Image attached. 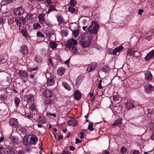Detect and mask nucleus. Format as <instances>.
<instances>
[{"instance_id":"nucleus-4","label":"nucleus","mask_w":154,"mask_h":154,"mask_svg":"<svg viewBox=\"0 0 154 154\" xmlns=\"http://www.w3.org/2000/svg\"><path fill=\"white\" fill-rule=\"evenodd\" d=\"M24 13V9L21 7L17 8L14 10V13L16 15H20L23 14Z\"/></svg>"},{"instance_id":"nucleus-53","label":"nucleus","mask_w":154,"mask_h":154,"mask_svg":"<svg viewBox=\"0 0 154 154\" xmlns=\"http://www.w3.org/2000/svg\"><path fill=\"white\" fill-rule=\"evenodd\" d=\"M34 60L35 61L37 62H40V60L39 57L37 55H36L35 58L34 59Z\"/></svg>"},{"instance_id":"nucleus-62","label":"nucleus","mask_w":154,"mask_h":154,"mask_svg":"<svg viewBox=\"0 0 154 154\" xmlns=\"http://www.w3.org/2000/svg\"><path fill=\"white\" fill-rule=\"evenodd\" d=\"M47 113H48V114L49 116H53L54 117H55L56 116V114L51 113L50 112H49V113L48 112Z\"/></svg>"},{"instance_id":"nucleus-40","label":"nucleus","mask_w":154,"mask_h":154,"mask_svg":"<svg viewBox=\"0 0 154 154\" xmlns=\"http://www.w3.org/2000/svg\"><path fill=\"white\" fill-rule=\"evenodd\" d=\"M15 22H16V25L18 26L19 28H20L21 26V22L20 20L15 19Z\"/></svg>"},{"instance_id":"nucleus-28","label":"nucleus","mask_w":154,"mask_h":154,"mask_svg":"<svg viewBox=\"0 0 154 154\" xmlns=\"http://www.w3.org/2000/svg\"><path fill=\"white\" fill-rule=\"evenodd\" d=\"M96 64L94 63L90 66L89 67V71L91 72L94 71L97 67Z\"/></svg>"},{"instance_id":"nucleus-51","label":"nucleus","mask_w":154,"mask_h":154,"mask_svg":"<svg viewBox=\"0 0 154 154\" xmlns=\"http://www.w3.org/2000/svg\"><path fill=\"white\" fill-rule=\"evenodd\" d=\"M8 154H15L14 149L13 148H10L8 152Z\"/></svg>"},{"instance_id":"nucleus-60","label":"nucleus","mask_w":154,"mask_h":154,"mask_svg":"<svg viewBox=\"0 0 154 154\" xmlns=\"http://www.w3.org/2000/svg\"><path fill=\"white\" fill-rule=\"evenodd\" d=\"M16 154H24V153L23 150H21L17 152Z\"/></svg>"},{"instance_id":"nucleus-46","label":"nucleus","mask_w":154,"mask_h":154,"mask_svg":"<svg viewBox=\"0 0 154 154\" xmlns=\"http://www.w3.org/2000/svg\"><path fill=\"white\" fill-rule=\"evenodd\" d=\"M130 154H140L139 151L137 150H132L131 151Z\"/></svg>"},{"instance_id":"nucleus-20","label":"nucleus","mask_w":154,"mask_h":154,"mask_svg":"<svg viewBox=\"0 0 154 154\" xmlns=\"http://www.w3.org/2000/svg\"><path fill=\"white\" fill-rule=\"evenodd\" d=\"M45 33L47 36L50 38L53 34V32L51 29L49 28L46 30Z\"/></svg>"},{"instance_id":"nucleus-34","label":"nucleus","mask_w":154,"mask_h":154,"mask_svg":"<svg viewBox=\"0 0 154 154\" xmlns=\"http://www.w3.org/2000/svg\"><path fill=\"white\" fill-rule=\"evenodd\" d=\"M66 47L69 48H71L72 46V43L71 40H68L66 44Z\"/></svg>"},{"instance_id":"nucleus-39","label":"nucleus","mask_w":154,"mask_h":154,"mask_svg":"<svg viewBox=\"0 0 154 154\" xmlns=\"http://www.w3.org/2000/svg\"><path fill=\"white\" fill-rule=\"evenodd\" d=\"M110 54H111L115 55L117 52H118L115 49L113 50L110 49L109 50Z\"/></svg>"},{"instance_id":"nucleus-50","label":"nucleus","mask_w":154,"mask_h":154,"mask_svg":"<svg viewBox=\"0 0 154 154\" xmlns=\"http://www.w3.org/2000/svg\"><path fill=\"white\" fill-rule=\"evenodd\" d=\"M74 36L75 37H77L79 35V32L78 30H75L73 32Z\"/></svg>"},{"instance_id":"nucleus-27","label":"nucleus","mask_w":154,"mask_h":154,"mask_svg":"<svg viewBox=\"0 0 154 154\" xmlns=\"http://www.w3.org/2000/svg\"><path fill=\"white\" fill-rule=\"evenodd\" d=\"M18 130L19 131V133L23 135L26 134V130L25 128L22 127H20L18 129Z\"/></svg>"},{"instance_id":"nucleus-5","label":"nucleus","mask_w":154,"mask_h":154,"mask_svg":"<svg viewBox=\"0 0 154 154\" xmlns=\"http://www.w3.org/2000/svg\"><path fill=\"white\" fill-rule=\"evenodd\" d=\"M10 138L11 142L14 145L20 143V139L17 136H11Z\"/></svg>"},{"instance_id":"nucleus-26","label":"nucleus","mask_w":154,"mask_h":154,"mask_svg":"<svg viewBox=\"0 0 154 154\" xmlns=\"http://www.w3.org/2000/svg\"><path fill=\"white\" fill-rule=\"evenodd\" d=\"M68 11L70 12L74 13L75 14L77 13V9L75 8L72 7H69L68 8Z\"/></svg>"},{"instance_id":"nucleus-7","label":"nucleus","mask_w":154,"mask_h":154,"mask_svg":"<svg viewBox=\"0 0 154 154\" xmlns=\"http://www.w3.org/2000/svg\"><path fill=\"white\" fill-rule=\"evenodd\" d=\"M20 52L24 55H27L29 52L27 47L24 45H23L20 49Z\"/></svg>"},{"instance_id":"nucleus-17","label":"nucleus","mask_w":154,"mask_h":154,"mask_svg":"<svg viewBox=\"0 0 154 154\" xmlns=\"http://www.w3.org/2000/svg\"><path fill=\"white\" fill-rule=\"evenodd\" d=\"M19 76L23 78H26L28 76V73L24 71L20 70L18 72Z\"/></svg>"},{"instance_id":"nucleus-11","label":"nucleus","mask_w":154,"mask_h":154,"mask_svg":"<svg viewBox=\"0 0 154 154\" xmlns=\"http://www.w3.org/2000/svg\"><path fill=\"white\" fill-rule=\"evenodd\" d=\"M125 105L128 109H129L134 107L136 108L137 106V105L135 106L133 102L130 101L128 102L125 103Z\"/></svg>"},{"instance_id":"nucleus-19","label":"nucleus","mask_w":154,"mask_h":154,"mask_svg":"<svg viewBox=\"0 0 154 154\" xmlns=\"http://www.w3.org/2000/svg\"><path fill=\"white\" fill-rule=\"evenodd\" d=\"M45 16V14H41L38 16V19L39 22L41 23H43L45 21V19L44 17Z\"/></svg>"},{"instance_id":"nucleus-55","label":"nucleus","mask_w":154,"mask_h":154,"mask_svg":"<svg viewBox=\"0 0 154 154\" xmlns=\"http://www.w3.org/2000/svg\"><path fill=\"white\" fill-rule=\"evenodd\" d=\"M71 41L72 43V45L74 44V45H77V42L76 40H74L73 38H72L71 39Z\"/></svg>"},{"instance_id":"nucleus-6","label":"nucleus","mask_w":154,"mask_h":154,"mask_svg":"<svg viewBox=\"0 0 154 154\" xmlns=\"http://www.w3.org/2000/svg\"><path fill=\"white\" fill-rule=\"evenodd\" d=\"M80 44L82 45V47L84 48H86L88 47L91 44V42L90 39L85 41L83 42L80 41Z\"/></svg>"},{"instance_id":"nucleus-24","label":"nucleus","mask_w":154,"mask_h":154,"mask_svg":"<svg viewBox=\"0 0 154 154\" xmlns=\"http://www.w3.org/2000/svg\"><path fill=\"white\" fill-rule=\"evenodd\" d=\"M152 76L150 73H147L145 75V79L146 80H151Z\"/></svg>"},{"instance_id":"nucleus-36","label":"nucleus","mask_w":154,"mask_h":154,"mask_svg":"<svg viewBox=\"0 0 154 154\" xmlns=\"http://www.w3.org/2000/svg\"><path fill=\"white\" fill-rule=\"evenodd\" d=\"M41 27V26L40 24L38 23H34L33 25V28L34 29H36L38 28H40Z\"/></svg>"},{"instance_id":"nucleus-2","label":"nucleus","mask_w":154,"mask_h":154,"mask_svg":"<svg viewBox=\"0 0 154 154\" xmlns=\"http://www.w3.org/2000/svg\"><path fill=\"white\" fill-rule=\"evenodd\" d=\"M99 26V25L97 23L95 22L94 25H92L91 26V25L88 28V29L90 32L95 34L97 33Z\"/></svg>"},{"instance_id":"nucleus-14","label":"nucleus","mask_w":154,"mask_h":154,"mask_svg":"<svg viewBox=\"0 0 154 154\" xmlns=\"http://www.w3.org/2000/svg\"><path fill=\"white\" fill-rule=\"evenodd\" d=\"M57 19L59 24L64 23L65 21L60 14H58L56 16Z\"/></svg>"},{"instance_id":"nucleus-8","label":"nucleus","mask_w":154,"mask_h":154,"mask_svg":"<svg viewBox=\"0 0 154 154\" xmlns=\"http://www.w3.org/2000/svg\"><path fill=\"white\" fill-rule=\"evenodd\" d=\"M54 79L52 77L50 76L47 79L46 82L47 86H50L53 85L54 84Z\"/></svg>"},{"instance_id":"nucleus-44","label":"nucleus","mask_w":154,"mask_h":154,"mask_svg":"<svg viewBox=\"0 0 154 154\" xmlns=\"http://www.w3.org/2000/svg\"><path fill=\"white\" fill-rule=\"evenodd\" d=\"M93 125L92 123L91 122L88 126V129L91 131H92L94 130L93 128Z\"/></svg>"},{"instance_id":"nucleus-31","label":"nucleus","mask_w":154,"mask_h":154,"mask_svg":"<svg viewBox=\"0 0 154 154\" xmlns=\"http://www.w3.org/2000/svg\"><path fill=\"white\" fill-rule=\"evenodd\" d=\"M33 15L30 13H27L26 16L25 17L26 20H31L32 19Z\"/></svg>"},{"instance_id":"nucleus-59","label":"nucleus","mask_w":154,"mask_h":154,"mask_svg":"<svg viewBox=\"0 0 154 154\" xmlns=\"http://www.w3.org/2000/svg\"><path fill=\"white\" fill-rule=\"evenodd\" d=\"M147 113L150 115H152L153 112V111L152 109H147Z\"/></svg>"},{"instance_id":"nucleus-56","label":"nucleus","mask_w":154,"mask_h":154,"mask_svg":"<svg viewBox=\"0 0 154 154\" xmlns=\"http://www.w3.org/2000/svg\"><path fill=\"white\" fill-rule=\"evenodd\" d=\"M82 141L80 140H79L78 138H76L75 139V143L76 144H78V143L82 142Z\"/></svg>"},{"instance_id":"nucleus-54","label":"nucleus","mask_w":154,"mask_h":154,"mask_svg":"<svg viewBox=\"0 0 154 154\" xmlns=\"http://www.w3.org/2000/svg\"><path fill=\"white\" fill-rule=\"evenodd\" d=\"M71 48H72V49L74 53L77 52V49L75 46H73Z\"/></svg>"},{"instance_id":"nucleus-37","label":"nucleus","mask_w":154,"mask_h":154,"mask_svg":"<svg viewBox=\"0 0 154 154\" xmlns=\"http://www.w3.org/2000/svg\"><path fill=\"white\" fill-rule=\"evenodd\" d=\"M52 102V101L50 99H47L44 101L45 104L47 105L51 104Z\"/></svg>"},{"instance_id":"nucleus-58","label":"nucleus","mask_w":154,"mask_h":154,"mask_svg":"<svg viewBox=\"0 0 154 154\" xmlns=\"http://www.w3.org/2000/svg\"><path fill=\"white\" fill-rule=\"evenodd\" d=\"M45 2L46 4L48 5H49L52 3L50 0H46L45 1Z\"/></svg>"},{"instance_id":"nucleus-16","label":"nucleus","mask_w":154,"mask_h":154,"mask_svg":"<svg viewBox=\"0 0 154 154\" xmlns=\"http://www.w3.org/2000/svg\"><path fill=\"white\" fill-rule=\"evenodd\" d=\"M26 101L28 103H31L34 100V97L31 94L27 95L26 96Z\"/></svg>"},{"instance_id":"nucleus-41","label":"nucleus","mask_w":154,"mask_h":154,"mask_svg":"<svg viewBox=\"0 0 154 154\" xmlns=\"http://www.w3.org/2000/svg\"><path fill=\"white\" fill-rule=\"evenodd\" d=\"M32 115L30 112L28 113H26L25 116V117L29 119H31L32 118Z\"/></svg>"},{"instance_id":"nucleus-13","label":"nucleus","mask_w":154,"mask_h":154,"mask_svg":"<svg viewBox=\"0 0 154 154\" xmlns=\"http://www.w3.org/2000/svg\"><path fill=\"white\" fill-rule=\"evenodd\" d=\"M57 11V10L56 8L55 5H52L49 6L48 11H46V13L48 14L51 11Z\"/></svg>"},{"instance_id":"nucleus-3","label":"nucleus","mask_w":154,"mask_h":154,"mask_svg":"<svg viewBox=\"0 0 154 154\" xmlns=\"http://www.w3.org/2000/svg\"><path fill=\"white\" fill-rule=\"evenodd\" d=\"M9 123L14 128H17L19 126L17 120L14 118H11L9 121Z\"/></svg>"},{"instance_id":"nucleus-21","label":"nucleus","mask_w":154,"mask_h":154,"mask_svg":"<svg viewBox=\"0 0 154 154\" xmlns=\"http://www.w3.org/2000/svg\"><path fill=\"white\" fill-rule=\"evenodd\" d=\"M68 124L71 125L75 126L77 124V121L76 120L71 119L69 120L68 122Z\"/></svg>"},{"instance_id":"nucleus-25","label":"nucleus","mask_w":154,"mask_h":154,"mask_svg":"<svg viewBox=\"0 0 154 154\" xmlns=\"http://www.w3.org/2000/svg\"><path fill=\"white\" fill-rule=\"evenodd\" d=\"M29 107L32 111L36 112L37 109L34 103H32L29 104Z\"/></svg>"},{"instance_id":"nucleus-64","label":"nucleus","mask_w":154,"mask_h":154,"mask_svg":"<svg viewBox=\"0 0 154 154\" xmlns=\"http://www.w3.org/2000/svg\"><path fill=\"white\" fill-rule=\"evenodd\" d=\"M102 154H110L108 151L106 150H104V151L102 152Z\"/></svg>"},{"instance_id":"nucleus-32","label":"nucleus","mask_w":154,"mask_h":154,"mask_svg":"<svg viewBox=\"0 0 154 154\" xmlns=\"http://www.w3.org/2000/svg\"><path fill=\"white\" fill-rule=\"evenodd\" d=\"M63 86L64 88L66 89L69 91L71 90V88L69 85L66 82H64L62 83Z\"/></svg>"},{"instance_id":"nucleus-22","label":"nucleus","mask_w":154,"mask_h":154,"mask_svg":"<svg viewBox=\"0 0 154 154\" xmlns=\"http://www.w3.org/2000/svg\"><path fill=\"white\" fill-rule=\"evenodd\" d=\"M65 69L64 67H61L59 68L57 70V73L60 75H63L65 72Z\"/></svg>"},{"instance_id":"nucleus-48","label":"nucleus","mask_w":154,"mask_h":154,"mask_svg":"<svg viewBox=\"0 0 154 154\" xmlns=\"http://www.w3.org/2000/svg\"><path fill=\"white\" fill-rule=\"evenodd\" d=\"M124 48L122 45H121L120 46L116 47L115 49L118 52H120L121 50H122Z\"/></svg>"},{"instance_id":"nucleus-49","label":"nucleus","mask_w":154,"mask_h":154,"mask_svg":"<svg viewBox=\"0 0 154 154\" xmlns=\"http://www.w3.org/2000/svg\"><path fill=\"white\" fill-rule=\"evenodd\" d=\"M76 3V2L75 0H71L70 1V3L72 6H74L75 5Z\"/></svg>"},{"instance_id":"nucleus-30","label":"nucleus","mask_w":154,"mask_h":154,"mask_svg":"<svg viewBox=\"0 0 154 154\" xmlns=\"http://www.w3.org/2000/svg\"><path fill=\"white\" fill-rule=\"evenodd\" d=\"M109 67L106 66L105 67L102 68L101 69L100 71L102 72H104L105 74H106L109 71Z\"/></svg>"},{"instance_id":"nucleus-57","label":"nucleus","mask_w":154,"mask_h":154,"mask_svg":"<svg viewBox=\"0 0 154 154\" xmlns=\"http://www.w3.org/2000/svg\"><path fill=\"white\" fill-rule=\"evenodd\" d=\"M15 1L16 0H5V1L8 4H11L14 2V1Z\"/></svg>"},{"instance_id":"nucleus-12","label":"nucleus","mask_w":154,"mask_h":154,"mask_svg":"<svg viewBox=\"0 0 154 154\" xmlns=\"http://www.w3.org/2000/svg\"><path fill=\"white\" fill-rule=\"evenodd\" d=\"M43 95L46 97H51L52 95V92L50 90H46L43 93Z\"/></svg>"},{"instance_id":"nucleus-52","label":"nucleus","mask_w":154,"mask_h":154,"mask_svg":"<svg viewBox=\"0 0 154 154\" xmlns=\"http://www.w3.org/2000/svg\"><path fill=\"white\" fill-rule=\"evenodd\" d=\"M37 35L38 37H44L45 36L44 35L42 34V33L40 32L39 31H38L37 33Z\"/></svg>"},{"instance_id":"nucleus-61","label":"nucleus","mask_w":154,"mask_h":154,"mask_svg":"<svg viewBox=\"0 0 154 154\" xmlns=\"http://www.w3.org/2000/svg\"><path fill=\"white\" fill-rule=\"evenodd\" d=\"M143 11V9H140L138 10V14L140 15H142V13Z\"/></svg>"},{"instance_id":"nucleus-45","label":"nucleus","mask_w":154,"mask_h":154,"mask_svg":"<svg viewBox=\"0 0 154 154\" xmlns=\"http://www.w3.org/2000/svg\"><path fill=\"white\" fill-rule=\"evenodd\" d=\"M19 19L23 23V25L25 24L26 23V20L25 18V17H20L19 18Z\"/></svg>"},{"instance_id":"nucleus-42","label":"nucleus","mask_w":154,"mask_h":154,"mask_svg":"<svg viewBox=\"0 0 154 154\" xmlns=\"http://www.w3.org/2000/svg\"><path fill=\"white\" fill-rule=\"evenodd\" d=\"M38 69V67L37 66H36L33 68H27L29 72H32L33 71L36 70Z\"/></svg>"},{"instance_id":"nucleus-15","label":"nucleus","mask_w":154,"mask_h":154,"mask_svg":"<svg viewBox=\"0 0 154 154\" xmlns=\"http://www.w3.org/2000/svg\"><path fill=\"white\" fill-rule=\"evenodd\" d=\"M74 97L75 100H79L82 97L81 93L79 91H76L74 94Z\"/></svg>"},{"instance_id":"nucleus-35","label":"nucleus","mask_w":154,"mask_h":154,"mask_svg":"<svg viewBox=\"0 0 154 154\" xmlns=\"http://www.w3.org/2000/svg\"><path fill=\"white\" fill-rule=\"evenodd\" d=\"M21 33L25 37H27L28 35V34L27 32V31L25 29H22Z\"/></svg>"},{"instance_id":"nucleus-33","label":"nucleus","mask_w":154,"mask_h":154,"mask_svg":"<svg viewBox=\"0 0 154 154\" xmlns=\"http://www.w3.org/2000/svg\"><path fill=\"white\" fill-rule=\"evenodd\" d=\"M7 98L6 94H4L0 95V100L2 101H5Z\"/></svg>"},{"instance_id":"nucleus-47","label":"nucleus","mask_w":154,"mask_h":154,"mask_svg":"<svg viewBox=\"0 0 154 154\" xmlns=\"http://www.w3.org/2000/svg\"><path fill=\"white\" fill-rule=\"evenodd\" d=\"M5 23V21L3 19H0V28L2 29L3 24Z\"/></svg>"},{"instance_id":"nucleus-38","label":"nucleus","mask_w":154,"mask_h":154,"mask_svg":"<svg viewBox=\"0 0 154 154\" xmlns=\"http://www.w3.org/2000/svg\"><path fill=\"white\" fill-rule=\"evenodd\" d=\"M120 152L122 153L123 154H125L127 152V149L125 147H122L120 148Z\"/></svg>"},{"instance_id":"nucleus-63","label":"nucleus","mask_w":154,"mask_h":154,"mask_svg":"<svg viewBox=\"0 0 154 154\" xmlns=\"http://www.w3.org/2000/svg\"><path fill=\"white\" fill-rule=\"evenodd\" d=\"M69 149L71 151H74L75 149V147L71 146H69Z\"/></svg>"},{"instance_id":"nucleus-43","label":"nucleus","mask_w":154,"mask_h":154,"mask_svg":"<svg viewBox=\"0 0 154 154\" xmlns=\"http://www.w3.org/2000/svg\"><path fill=\"white\" fill-rule=\"evenodd\" d=\"M5 149L2 146H0V154H5Z\"/></svg>"},{"instance_id":"nucleus-1","label":"nucleus","mask_w":154,"mask_h":154,"mask_svg":"<svg viewBox=\"0 0 154 154\" xmlns=\"http://www.w3.org/2000/svg\"><path fill=\"white\" fill-rule=\"evenodd\" d=\"M38 140L37 137L35 135H26L23 137L22 141L24 145L28 146L35 145Z\"/></svg>"},{"instance_id":"nucleus-18","label":"nucleus","mask_w":154,"mask_h":154,"mask_svg":"<svg viewBox=\"0 0 154 154\" xmlns=\"http://www.w3.org/2000/svg\"><path fill=\"white\" fill-rule=\"evenodd\" d=\"M122 119L121 118H119L116 120L112 124V125L113 126H115L116 125L119 126L121 125L122 123Z\"/></svg>"},{"instance_id":"nucleus-29","label":"nucleus","mask_w":154,"mask_h":154,"mask_svg":"<svg viewBox=\"0 0 154 154\" xmlns=\"http://www.w3.org/2000/svg\"><path fill=\"white\" fill-rule=\"evenodd\" d=\"M14 101L16 107H17L20 102V99L17 97H15L14 98Z\"/></svg>"},{"instance_id":"nucleus-9","label":"nucleus","mask_w":154,"mask_h":154,"mask_svg":"<svg viewBox=\"0 0 154 154\" xmlns=\"http://www.w3.org/2000/svg\"><path fill=\"white\" fill-rule=\"evenodd\" d=\"M153 86L150 84H149L146 85L145 88V91L148 93H151L154 90Z\"/></svg>"},{"instance_id":"nucleus-10","label":"nucleus","mask_w":154,"mask_h":154,"mask_svg":"<svg viewBox=\"0 0 154 154\" xmlns=\"http://www.w3.org/2000/svg\"><path fill=\"white\" fill-rule=\"evenodd\" d=\"M154 57V49L144 57L146 61L149 60V59L152 58Z\"/></svg>"},{"instance_id":"nucleus-23","label":"nucleus","mask_w":154,"mask_h":154,"mask_svg":"<svg viewBox=\"0 0 154 154\" xmlns=\"http://www.w3.org/2000/svg\"><path fill=\"white\" fill-rule=\"evenodd\" d=\"M57 45V43L53 41H51L49 43V46L52 49L56 48Z\"/></svg>"}]
</instances>
